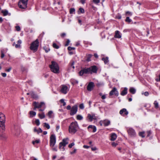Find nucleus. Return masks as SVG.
Instances as JSON below:
<instances>
[{"label":"nucleus","instance_id":"nucleus-1","mask_svg":"<svg viewBox=\"0 0 160 160\" xmlns=\"http://www.w3.org/2000/svg\"><path fill=\"white\" fill-rule=\"evenodd\" d=\"M97 71V68L96 66H93L89 68H84L81 70V76L84 74L96 73Z\"/></svg>","mask_w":160,"mask_h":160},{"label":"nucleus","instance_id":"nucleus-2","mask_svg":"<svg viewBox=\"0 0 160 160\" xmlns=\"http://www.w3.org/2000/svg\"><path fill=\"white\" fill-rule=\"evenodd\" d=\"M5 117L4 115L0 113V131L1 132H3L5 130Z\"/></svg>","mask_w":160,"mask_h":160},{"label":"nucleus","instance_id":"nucleus-3","mask_svg":"<svg viewBox=\"0 0 160 160\" xmlns=\"http://www.w3.org/2000/svg\"><path fill=\"white\" fill-rule=\"evenodd\" d=\"M78 128V126L77 122H72L69 127V132L74 134L77 132Z\"/></svg>","mask_w":160,"mask_h":160},{"label":"nucleus","instance_id":"nucleus-4","mask_svg":"<svg viewBox=\"0 0 160 160\" xmlns=\"http://www.w3.org/2000/svg\"><path fill=\"white\" fill-rule=\"evenodd\" d=\"M51 63V65H49V67L50 68L51 71L55 73H58L59 72V68L58 63L53 61H52Z\"/></svg>","mask_w":160,"mask_h":160},{"label":"nucleus","instance_id":"nucleus-5","mask_svg":"<svg viewBox=\"0 0 160 160\" xmlns=\"http://www.w3.org/2000/svg\"><path fill=\"white\" fill-rule=\"evenodd\" d=\"M39 41L37 39L35 41L33 42L31 44L30 49L31 50L33 51L34 52H36L39 46Z\"/></svg>","mask_w":160,"mask_h":160},{"label":"nucleus","instance_id":"nucleus-6","mask_svg":"<svg viewBox=\"0 0 160 160\" xmlns=\"http://www.w3.org/2000/svg\"><path fill=\"white\" fill-rule=\"evenodd\" d=\"M28 0H20L18 3L19 7L22 9H25L27 7Z\"/></svg>","mask_w":160,"mask_h":160},{"label":"nucleus","instance_id":"nucleus-7","mask_svg":"<svg viewBox=\"0 0 160 160\" xmlns=\"http://www.w3.org/2000/svg\"><path fill=\"white\" fill-rule=\"evenodd\" d=\"M50 146L51 147H53L56 142V136L54 134H52L50 137Z\"/></svg>","mask_w":160,"mask_h":160},{"label":"nucleus","instance_id":"nucleus-8","mask_svg":"<svg viewBox=\"0 0 160 160\" xmlns=\"http://www.w3.org/2000/svg\"><path fill=\"white\" fill-rule=\"evenodd\" d=\"M68 139V138H65L63 139L62 142L59 143V149H61L62 147L63 146L62 148V151L64 150L65 148L64 147L68 144V143L67 142V140Z\"/></svg>","mask_w":160,"mask_h":160},{"label":"nucleus","instance_id":"nucleus-9","mask_svg":"<svg viewBox=\"0 0 160 160\" xmlns=\"http://www.w3.org/2000/svg\"><path fill=\"white\" fill-rule=\"evenodd\" d=\"M128 132L129 136L131 137H135L136 135L135 131L132 128H129L128 129Z\"/></svg>","mask_w":160,"mask_h":160},{"label":"nucleus","instance_id":"nucleus-10","mask_svg":"<svg viewBox=\"0 0 160 160\" xmlns=\"http://www.w3.org/2000/svg\"><path fill=\"white\" fill-rule=\"evenodd\" d=\"M78 110V107L77 105L73 106L71 108L70 114L71 115H73L75 114Z\"/></svg>","mask_w":160,"mask_h":160},{"label":"nucleus","instance_id":"nucleus-11","mask_svg":"<svg viewBox=\"0 0 160 160\" xmlns=\"http://www.w3.org/2000/svg\"><path fill=\"white\" fill-rule=\"evenodd\" d=\"M109 95L112 96L115 94L116 96H118L119 95V93L116 88H113L112 89L110 92Z\"/></svg>","mask_w":160,"mask_h":160},{"label":"nucleus","instance_id":"nucleus-12","mask_svg":"<svg viewBox=\"0 0 160 160\" xmlns=\"http://www.w3.org/2000/svg\"><path fill=\"white\" fill-rule=\"evenodd\" d=\"M119 113L122 116L125 117L128 114V112L126 108H123L120 110Z\"/></svg>","mask_w":160,"mask_h":160},{"label":"nucleus","instance_id":"nucleus-13","mask_svg":"<svg viewBox=\"0 0 160 160\" xmlns=\"http://www.w3.org/2000/svg\"><path fill=\"white\" fill-rule=\"evenodd\" d=\"M94 86V83L92 82H90L89 83L87 86V89L88 91H91L93 89Z\"/></svg>","mask_w":160,"mask_h":160},{"label":"nucleus","instance_id":"nucleus-14","mask_svg":"<svg viewBox=\"0 0 160 160\" xmlns=\"http://www.w3.org/2000/svg\"><path fill=\"white\" fill-rule=\"evenodd\" d=\"M89 131L90 132H95L97 130L96 127L92 125H90L88 128Z\"/></svg>","mask_w":160,"mask_h":160},{"label":"nucleus","instance_id":"nucleus-15","mask_svg":"<svg viewBox=\"0 0 160 160\" xmlns=\"http://www.w3.org/2000/svg\"><path fill=\"white\" fill-rule=\"evenodd\" d=\"M88 118L90 122L92 121L93 120H96L97 119V118L94 114L91 115L90 114H88Z\"/></svg>","mask_w":160,"mask_h":160},{"label":"nucleus","instance_id":"nucleus-16","mask_svg":"<svg viewBox=\"0 0 160 160\" xmlns=\"http://www.w3.org/2000/svg\"><path fill=\"white\" fill-rule=\"evenodd\" d=\"M68 88V87L66 86L63 85L62 86L61 91L62 93L65 94L67 93Z\"/></svg>","mask_w":160,"mask_h":160},{"label":"nucleus","instance_id":"nucleus-17","mask_svg":"<svg viewBox=\"0 0 160 160\" xmlns=\"http://www.w3.org/2000/svg\"><path fill=\"white\" fill-rule=\"evenodd\" d=\"M114 37L116 38H120L121 37V35L118 31H116L115 32Z\"/></svg>","mask_w":160,"mask_h":160},{"label":"nucleus","instance_id":"nucleus-18","mask_svg":"<svg viewBox=\"0 0 160 160\" xmlns=\"http://www.w3.org/2000/svg\"><path fill=\"white\" fill-rule=\"evenodd\" d=\"M30 95L31 96L32 98L35 100H37L38 98V96L36 94L33 92H30Z\"/></svg>","mask_w":160,"mask_h":160},{"label":"nucleus","instance_id":"nucleus-19","mask_svg":"<svg viewBox=\"0 0 160 160\" xmlns=\"http://www.w3.org/2000/svg\"><path fill=\"white\" fill-rule=\"evenodd\" d=\"M128 88H124V90L121 92L120 93V94L122 96H124L127 94L128 92Z\"/></svg>","mask_w":160,"mask_h":160},{"label":"nucleus","instance_id":"nucleus-20","mask_svg":"<svg viewBox=\"0 0 160 160\" xmlns=\"http://www.w3.org/2000/svg\"><path fill=\"white\" fill-rule=\"evenodd\" d=\"M103 123L105 126H108L110 123V121L108 120H105L103 121Z\"/></svg>","mask_w":160,"mask_h":160},{"label":"nucleus","instance_id":"nucleus-21","mask_svg":"<svg viewBox=\"0 0 160 160\" xmlns=\"http://www.w3.org/2000/svg\"><path fill=\"white\" fill-rule=\"evenodd\" d=\"M111 138L110 140L112 141H114L116 139L117 136L116 134L115 133H113L111 134Z\"/></svg>","mask_w":160,"mask_h":160},{"label":"nucleus","instance_id":"nucleus-22","mask_svg":"<svg viewBox=\"0 0 160 160\" xmlns=\"http://www.w3.org/2000/svg\"><path fill=\"white\" fill-rule=\"evenodd\" d=\"M43 105H44V103L43 102H41L40 103L37 102V103L36 105V108H40Z\"/></svg>","mask_w":160,"mask_h":160},{"label":"nucleus","instance_id":"nucleus-23","mask_svg":"<svg viewBox=\"0 0 160 160\" xmlns=\"http://www.w3.org/2000/svg\"><path fill=\"white\" fill-rule=\"evenodd\" d=\"M102 60L104 61L105 64H106L108 63V58L106 57L105 58H102Z\"/></svg>","mask_w":160,"mask_h":160},{"label":"nucleus","instance_id":"nucleus-24","mask_svg":"<svg viewBox=\"0 0 160 160\" xmlns=\"http://www.w3.org/2000/svg\"><path fill=\"white\" fill-rule=\"evenodd\" d=\"M129 91L132 94H134L135 93L136 90L133 88H131L129 89Z\"/></svg>","mask_w":160,"mask_h":160},{"label":"nucleus","instance_id":"nucleus-25","mask_svg":"<svg viewBox=\"0 0 160 160\" xmlns=\"http://www.w3.org/2000/svg\"><path fill=\"white\" fill-rule=\"evenodd\" d=\"M38 116L40 119L44 118H45V115L44 113L43 112L41 114L39 113L38 114Z\"/></svg>","mask_w":160,"mask_h":160},{"label":"nucleus","instance_id":"nucleus-26","mask_svg":"<svg viewBox=\"0 0 160 160\" xmlns=\"http://www.w3.org/2000/svg\"><path fill=\"white\" fill-rule=\"evenodd\" d=\"M154 106L155 108L157 109L159 108V105L158 102L156 101H155L154 102Z\"/></svg>","mask_w":160,"mask_h":160},{"label":"nucleus","instance_id":"nucleus-27","mask_svg":"<svg viewBox=\"0 0 160 160\" xmlns=\"http://www.w3.org/2000/svg\"><path fill=\"white\" fill-rule=\"evenodd\" d=\"M2 12L3 14V15L4 16H6L8 15V11L6 10H2Z\"/></svg>","mask_w":160,"mask_h":160},{"label":"nucleus","instance_id":"nucleus-28","mask_svg":"<svg viewBox=\"0 0 160 160\" xmlns=\"http://www.w3.org/2000/svg\"><path fill=\"white\" fill-rule=\"evenodd\" d=\"M44 127L48 129H49L50 128V126L46 122L43 123Z\"/></svg>","mask_w":160,"mask_h":160},{"label":"nucleus","instance_id":"nucleus-29","mask_svg":"<svg viewBox=\"0 0 160 160\" xmlns=\"http://www.w3.org/2000/svg\"><path fill=\"white\" fill-rule=\"evenodd\" d=\"M92 55H91V54H88L87 56V61L88 62L89 61H90L91 60H90V58H91V57H92Z\"/></svg>","mask_w":160,"mask_h":160},{"label":"nucleus","instance_id":"nucleus-30","mask_svg":"<svg viewBox=\"0 0 160 160\" xmlns=\"http://www.w3.org/2000/svg\"><path fill=\"white\" fill-rule=\"evenodd\" d=\"M29 114L31 115H32L33 116H35L36 115V112H35L31 111H30Z\"/></svg>","mask_w":160,"mask_h":160},{"label":"nucleus","instance_id":"nucleus-31","mask_svg":"<svg viewBox=\"0 0 160 160\" xmlns=\"http://www.w3.org/2000/svg\"><path fill=\"white\" fill-rule=\"evenodd\" d=\"M6 137L5 136L3 135V134H0V139L3 140V139H6Z\"/></svg>","mask_w":160,"mask_h":160},{"label":"nucleus","instance_id":"nucleus-32","mask_svg":"<svg viewBox=\"0 0 160 160\" xmlns=\"http://www.w3.org/2000/svg\"><path fill=\"white\" fill-rule=\"evenodd\" d=\"M145 132H141L139 133V135L142 138L145 137L144 134Z\"/></svg>","mask_w":160,"mask_h":160},{"label":"nucleus","instance_id":"nucleus-33","mask_svg":"<svg viewBox=\"0 0 160 160\" xmlns=\"http://www.w3.org/2000/svg\"><path fill=\"white\" fill-rule=\"evenodd\" d=\"M52 46L54 48L56 49H58L59 48V46L57 45L56 43H53Z\"/></svg>","mask_w":160,"mask_h":160},{"label":"nucleus","instance_id":"nucleus-34","mask_svg":"<svg viewBox=\"0 0 160 160\" xmlns=\"http://www.w3.org/2000/svg\"><path fill=\"white\" fill-rule=\"evenodd\" d=\"M125 21L126 22L130 23L132 21V20L129 18V17H126Z\"/></svg>","mask_w":160,"mask_h":160},{"label":"nucleus","instance_id":"nucleus-35","mask_svg":"<svg viewBox=\"0 0 160 160\" xmlns=\"http://www.w3.org/2000/svg\"><path fill=\"white\" fill-rule=\"evenodd\" d=\"M52 113L53 112L52 111H50L48 112V115L49 118H51V115L52 114Z\"/></svg>","mask_w":160,"mask_h":160},{"label":"nucleus","instance_id":"nucleus-36","mask_svg":"<svg viewBox=\"0 0 160 160\" xmlns=\"http://www.w3.org/2000/svg\"><path fill=\"white\" fill-rule=\"evenodd\" d=\"M43 48L45 50V52L47 53L50 50V49L49 48H46V47H44Z\"/></svg>","mask_w":160,"mask_h":160},{"label":"nucleus","instance_id":"nucleus-37","mask_svg":"<svg viewBox=\"0 0 160 160\" xmlns=\"http://www.w3.org/2000/svg\"><path fill=\"white\" fill-rule=\"evenodd\" d=\"M35 123L37 126H39L40 124L39 120L38 119H36L35 121Z\"/></svg>","mask_w":160,"mask_h":160},{"label":"nucleus","instance_id":"nucleus-38","mask_svg":"<svg viewBox=\"0 0 160 160\" xmlns=\"http://www.w3.org/2000/svg\"><path fill=\"white\" fill-rule=\"evenodd\" d=\"M75 11V10L74 8H71L70 9V14L73 13Z\"/></svg>","mask_w":160,"mask_h":160},{"label":"nucleus","instance_id":"nucleus-39","mask_svg":"<svg viewBox=\"0 0 160 160\" xmlns=\"http://www.w3.org/2000/svg\"><path fill=\"white\" fill-rule=\"evenodd\" d=\"M15 28L16 29V30H17V31H19L21 30V28H20V27L19 26H16L15 27Z\"/></svg>","mask_w":160,"mask_h":160},{"label":"nucleus","instance_id":"nucleus-40","mask_svg":"<svg viewBox=\"0 0 160 160\" xmlns=\"http://www.w3.org/2000/svg\"><path fill=\"white\" fill-rule=\"evenodd\" d=\"M104 85V83L102 82H98L97 84V85L98 87H100Z\"/></svg>","mask_w":160,"mask_h":160},{"label":"nucleus","instance_id":"nucleus-41","mask_svg":"<svg viewBox=\"0 0 160 160\" xmlns=\"http://www.w3.org/2000/svg\"><path fill=\"white\" fill-rule=\"evenodd\" d=\"M126 13V15L128 16H132V13L129 11H127Z\"/></svg>","mask_w":160,"mask_h":160},{"label":"nucleus","instance_id":"nucleus-42","mask_svg":"<svg viewBox=\"0 0 160 160\" xmlns=\"http://www.w3.org/2000/svg\"><path fill=\"white\" fill-rule=\"evenodd\" d=\"M93 2L96 4H97L99 3L100 0H92Z\"/></svg>","mask_w":160,"mask_h":160},{"label":"nucleus","instance_id":"nucleus-43","mask_svg":"<svg viewBox=\"0 0 160 160\" xmlns=\"http://www.w3.org/2000/svg\"><path fill=\"white\" fill-rule=\"evenodd\" d=\"M60 102L61 103H63V105L64 106L66 105V102H64V100L63 99H61L60 100Z\"/></svg>","mask_w":160,"mask_h":160},{"label":"nucleus","instance_id":"nucleus-44","mask_svg":"<svg viewBox=\"0 0 160 160\" xmlns=\"http://www.w3.org/2000/svg\"><path fill=\"white\" fill-rule=\"evenodd\" d=\"M37 103V102H34L33 103V105L34 106V108H33L34 110H36V109L37 108H35L36 105Z\"/></svg>","mask_w":160,"mask_h":160},{"label":"nucleus","instance_id":"nucleus-45","mask_svg":"<svg viewBox=\"0 0 160 160\" xmlns=\"http://www.w3.org/2000/svg\"><path fill=\"white\" fill-rule=\"evenodd\" d=\"M68 49L69 51H71L72 50H74L75 48L74 47H68Z\"/></svg>","mask_w":160,"mask_h":160},{"label":"nucleus","instance_id":"nucleus-46","mask_svg":"<svg viewBox=\"0 0 160 160\" xmlns=\"http://www.w3.org/2000/svg\"><path fill=\"white\" fill-rule=\"evenodd\" d=\"M74 145V142H72L70 144H69L68 145V147L70 148H71Z\"/></svg>","mask_w":160,"mask_h":160},{"label":"nucleus","instance_id":"nucleus-47","mask_svg":"<svg viewBox=\"0 0 160 160\" xmlns=\"http://www.w3.org/2000/svg\"><path fill=\"white\" fill-rule=\"evenodd\" d=\"M78 83V81L76 80H73L72 81V84H77Z\"/></svg>","mask_w":160,"mask_h":160},{"label":"nucleus","instance_id":"nucleus-48","mask_svg":"<svg viewBox=\"0 0 160 160\" xmlns=\"http://www.w3.org/2000/svg\"><path fill=\"white\" fill-rule=\"evenodd\" d=\"M39 142H40L39 140H36L35 141H33L32 142V143L33 144H34L35 143H39Z\"/></svg>","mask_w":160,"mask_h":160},{"label":"nucleus","instance_id":"nucleus-49","mask_svg":"<svg viewBox=\"0 0 160 160\" xmlns=\"http://www.w3.org/2000/svg\"><path fill=\"white\" fill-rule=\"evenodd\" d=\"M116 17L118 19H121V16L120 14H118L116 16Z\"/></svg>","mask_w":160,"mask_h":160},{"label":"nucleus","instance_id":"nucleus-50","mask_svg":"<svg viewBox=\"0 0 160 160\" xmlns=\"http://www.w3.org/2000/svg\"><path fill=\"white\" fill-rule=\"evenodd\" d=\"M69 42H70L69 40V39H68L65 45V46H68Z\"/></svg>","mask_w":160,"mask_h":160},{"label":"nucleus","instance_id":"nucleus-51","mask_svg":"<svg viewBox=\"0 0 160 160\" xmlns=\"http://www.w3.org/2000/svg\"><path fill=\"white\" fill-rule=\"evenodd\" d=\"M147 136L149 137L150 136V134H151V132L150 131H148L147 132Z\"/></svg>","mask_w":160,"mask_h":160},{"label":"nucleus","instance_id":"nucleus-52","mask_svg":"<svg viewBox=\"0 0 160 160\" xmlns=\"http://www.w3.org/2000/svg\"><path fill=\"white\" fill-rule=\"evenodd\" d=\"M21 70L22 72L25 71L26 70V68L23 67H22Z\"/></svg>","mask_w":160,"mask_h":160},{"label":"nucleus","instance_id":"nucleus-53","mask_svg":"<svg viewBox=\"0 0 160 160\" xmlns=\"http://www.w3.org/2000/svg\"><path fill=\"white\" fill-rule=\"evenodd\" d=\"M112 146L115 147L117 145V143L114 142H113L112 143Z\"/></svg>","mask_w":160,"mask_h":160},{"label":"nucleus","instance_id":"nucleus-54","mask_svg":"<svg viewBox=\"0 0 160 160\" xmlns=\"http://www.w3.org/2000/svg\"><path fill=\"white\" fill-rule=\"evenodd\" d=\"M38 130V134L39 133H41L42 132V130L40 128H39Z\"/></svg>","mask_w":160,"mask_h":160},{"label":"nucleus","instance_id":"nucleus-55","mask_svg":"<svg viewBox=\"0 0 160 160\" xmlns=\"http://www.w3.org/2000/svg\"><path fill=\"white\" fill-rule=\"evenodd\" d=\"M12 68L11 67H10L8 69H6L5 70V71L7 72H9L11 70Z\"/></svg>","mask_w":160,"mask_h":160},{"label":"nucleus","instance_id":"nucleus-56","mask_svg":"<svg viewBox=\"0 0 160 160\" xmlns=\"http://www.w3.org/2000/svg\"><path fill=\"white\" fill-rule=\"evenodd\" d=\"M4 54L3 52L2 51H1V58H3L4 57Z\"/></svg>","mask_w":160,"mask_h":160},{"label":"nucleus","instance_id":"nucleus-57","mask_svg":"<svg viewBox=\"0 0 160 160\" xmlns=\"http://www.w3.org/2000/svg\"><path fill=\"white\" fill-rule=\"evenodd\" d=\"M84 106L83 103L81 104V109H83L84 108Z\"/></svg>","mask_w":160,"mask_h":160},{"label":"nucleus","instance_id":"nucleus-58","mask_svg":"<svg viewBox=\"0 0 160 160\" xmlns=\"http://www.w3.org/2000/svg\"><path fill=\"white\" fill-rule=\"evenodd\" d=\"M76 151V149H74L72 152H70V153L71 154H73L74 153H75Z\"/></svg>","mask_w":160,"mask_h":160},{"label":"nucleus","instance_id":"nucleus-59","mask_svg":"<svg viewBox=\"0 0 160 160\" xmlns=\"http://www.w3.org/2000/svg\"><path fill=\"white\" fill-rule=\"evenodd\" d=\"M1 74L2 76L4 77H5L6 76V74L5 73H2Z\"/></svg>","mask_w":160,"mask_h":160},{"label":"nucleus","instance_id":"nucleus-60","mask_svg":"<svg viewBox=\"0 0 160 160\" xmlns=\"http://www.w3.org/2000/svg\"><path fill=\"white\" fill-rule=\"evenodd\" d=\"M144 94L145 96H148L149 95V93L148 92H144Z\"/></svg>","mask_w":160,"mask_h":160},{"label":"nucleus","instance_id":"nucleus-61","mask_svg":"<svg viewBox=\"0 0 160 160\" xmlns=\"http://www.w3.org/2000/svg\"><path fill=\"white\" fill-rule=\"evenodd\" d=\"M84 10L82 8H81V13H84Z\"/></svg>","mask_w":160,"mask_h":160},{"label":"nucleus","instance_id":"nucleus-62","mask_svg":"<svg viewBox=\"0 0 160 160\" xmlns=\"http://www.w3.org/2000/svg\"><path fill=\"white\" fill-rule=\"evenodd\" d=\"M86 0H81V2L82 4H84L85 3Z\"/></svg>","mask_w":160,"mask_h":160},{"label":"nucleus","instance_id":"nucleus-63","mask_svg":"<svg viewBox=\"0 0 160 160\" xmlns=\"http://www.w3.org/2000/svg\"><path fill=\"white\" fill-rule=\"evenodd\" d=\"M106 96L105 95H102V99H105L106 98Z\"/></svg>","mask_w":160,"mask_h":160},{"label":"nucleus","instance_id":"nucleus-64","mask_svg":"<svg viewBox=\"0 0 160 160\" xmlns=\"http://www.w3.org/2000/svg\"><path fill=\"white\" fill-rule=\"evenodd\" d=\"M66 35V34L65 33H63L61 34V36L63 38Z\"/></svg>","mask_w":160,"mask_h":160}]
</instances>
